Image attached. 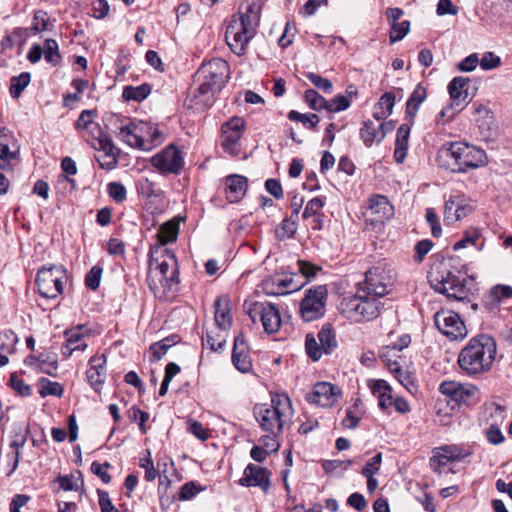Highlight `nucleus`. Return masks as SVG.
<instances>
[{"label": "nucleus", "mask_w": 512, "mask_h": 512, "mask_svg": "<svg viewBox=\"0 0 512 512\" xmlns=\"http://www.w3.org/2000/svg\"><path fill=\"white\" fill-rule=\"evenodd\" d=\"M350 106V100L348 97L343 95H337L333 99L328 100L326 110L329 112H340L348 109Z\"/></svg>", "instance_id": "bf43d9fd"}, {"label": "nucleus", "mask_w": 512, "mask_h": 512, "mask_svg": "<svg viewBox=\"0 0 512 512\" xmlns=\"http://www.w3.org/2000/svg\"><path fill=\"white\" fill-rule=\"evenodd\" d=\"M358 289L369 292L370 296L380 300V298L384 297L389 291L384 271L378 267L367 271L365 280Z\"/></svg>", "instance_id": "aec40b11"}, {"label": "nucleus", "mask_w": 512, "mask_h": 512, "mask_svg": "<svg viewBox=\"0 0 512 512\" xmlns=\"http://www.w3.org/2000/svg\"><path fill=\"white\" fill-rule=\"evenodd\" d=\"M243 309L253 323H257V316L264 317L262 327L266 333L273 334L280 329L281 316L279 309L274 304L249 299L245 300Z\"/></svg>", "instance_id": "9b49d317"}, {"label": "nucleus", "mask_w": 512, "mask_h": 512, "mask_svg": "<svg viewBox=\"0 0 512 512\" xmlns=\"http://www.w3.org/2000/svg\"><path fill=\"white\" fill-rule=\"evenodd\" d=\"M426 97V88L418 84L411 93L406 104V113L411 119H413L416 116L421 104L426 99Z\"/></svg>", "instance_id": "f704fd0d"}, {"label": "nucleus", "mask_w": 512, "mask_h": 512, "mask_svg": "<svg viewBox=\"0 0 512 512\" xmlns=\"http://www.w3.org/2000/svg\"><path fill=\"white\" fill-rule=\"evenodd\" d=\"M368 386L373 395L378 397V405L382 410H386L394 401L392 397V390L389 384L382 379L369 380Z\"/></svg>", "instance_id": "c85d7f7f"}, {"label": "nucleus", "mask_w": 512, "mask_h": 512, "mask_svg": "<svg viewBox=\"0 0 512 512\" xmlns=\"http://www.w3.org/2000/svg\"><path fill=\"white\" fill-rule=\"evenodd\" d=\"M469 455V451L454 444L435 447L429 461L430 467L435 473L440 474L442 467L460 461Z\"/></svg>", "instance_id": "f3484780"}, {"label": "nucleus", "mask_w": 512, "mask_h": 512, "mask_svg": "<svg viewBox=\"0 0 512 512\" xmlns=\"http://www.w3.org/2000/svg\"><path fill=\"white\" fill-rule=\"evenodd\" d=\"M469 79L465 77H455L448 84V92L452 100L451 107L461 106L468 97Z\"/></svg>", "instance_id": "c756f323"}, {"label": "nucleus", "mask_w": 512, "mask_h": 512, "mask_svg": "<svg viewBox=\"0 0 512 512\" xmlns=\"http://www.w3.org/2000/svg\"><path fill=\"white\" fill-rule=\"evenodd\" d=\"M29 430L25 426H19L12 436V440L10 442V449H15L21 451L23 446L27 441Z\"/></svg>", "instance_id": "6e6d98bb"}, {"label": "nucleus", "mask_w": 512, "mask_h": 512, "mask_svg": "<svg viewBox=\"0 0 512 512\" xmlns=\"http://www.w3.org/2000/svg\"><path fill=\"white\" fill-rule=\"evenodd\" d=\"M304 76L319 90L323 91L324 93L330 94L333 91V85L332 82L322 77L319 74H316L314 72H306L304 73Z\"/></svg>", "instance_id": "de8ad7c7"}, {"label": "nucleus", "mask_w": 512, "mask_h": 512, "mask_svg": "<svg viewBox=\"0 0 512 512\" xmlns=\"http://www.w3.org/2000/svg\"><path fill=\"white\" fill-rule=\"evenodd\" d=\"M178 233V223L168 221L162 224L157 233L158 243L156 245H163L164 247H166V244L176 241Z\"/></svg>", "instance_id": "c9c22d12"}, {"label": "nucleus", "mask_w": 512, "mask_h": 512, "mask_svg": "<svg viewBox=\"0 0 512 512\" xmlns=\"http://www.w3.org/2000/svg\"><path fill=\"white\" fill-rule=\"evenodd\" d=\"M19 147L13 137L0 135V169L6 170L11 167L13 160H17Z\"/></svg>", "instance_id": "bb28decb"}, {"label": "nucleus", "mask_w": 512, "mask_h": 512, "mask_svg": "<svg viewBox=\"0 0 512 512\" xmlns=\"http://www.w3.org/2000/svg\"><path fill=\"white\" fill-rule=\"evenodd\" d=\"M39 394L41 397L55 396L61 397L64 393L63 386L58 383L49 380L48 378L41 377L38 380Z\"/></svg>", "instance_id": "58836bf2"}, {"label": "nucleus", "mask_w": 512, "mask_h": 512, "mask_svg": "<svg viewBox=\"0 0 512 512\" xmlns=\"http://www.w3.org/2000/svg\"><path fill=\"white\" fill-rule=\"evenodd\" d=\"M327 298L328 290L324 285L307 289L299 304V313L302 320L312 322L324 317Z\"/></svg>", "instance_id": "9d476101"}, {"label": "nucleus", "mask_w": 512, "mask_h": 512, "mask_svg": "<svg viewBox=\"0 0 512 512\" xmlns=\"http://www.w3.org/2000/svg\"><path fill=\"white\" fill-rule=\"evenodd\" d=\"M99 497V507L101 512H119L118 509L113 505L109 493L103 490H97Z\"/></svg>", "instance_id": "774afa93"}, {"label": "nucleus", "mask_w": 512, "mask_h": 512, "mask_svg": "<svg viewBox=\"0 0 512 512\" xmlns=\"http://www.w3.org/2000/svg\"><path fill=\"white\" fill-rule=\"evenodd\" d=\"M109 197L116 203H123L127 199V190L120 182H110L107 185Z\"/></svg>", "instance_id": "3c124183"}, {"label": "nucleus", "mask_w": 512, "mask_h": 512, "mask_svg": "<svg viewBox=\"0 0 512 512\" xmlns=\"http://www.w3.org/2000/svg\"><path fill=\"white\" fill-rule=\"evenodd\" d=\"M323 206H324V201L321 198L315 197V198L311 199L306 204L303 214H302V217L304 219H308L310 217L318 216L321 209L323 208Z\"/></svg>", "instance_id": "13d9d810"}, {"label": "nucleus", "mask_w": 512, "mask_h": 512, "mask_svg": "<svg viewBox=\"0 0 512 512\" xmlns=\"http://www.w3.org/2000/svg\"><path fill=\"white\" fill-rule=\"evenodd\" d=\"M178 261L175 254L163 245L151 246L147 275L151 291H170L178 284Z\"/></svg>", "instance_id": "f03ea898"}, {"label": "nucleus", "mask_w": 512, "mask_h": 512, "mask_svg": "<svg viewBox=\"0 0 512 512\" xmlns=\"http://www.w3.org/2000/svg\"><path fill=\"white\" fill-rule=\"evenodd\" d=\"M288 119L291 121L301 122L308 128L314 129L319 123V117L316 114H302L296 110L288 113Z\"/></svg>", "instance_id": "09e8293b"}, {"label": "nucleus", "mask_w": 512, "mask_h": 512, "mask_svg": "<svg viewBox=\"0 0 512 512\" xmlns=\"http://www.w3.org/2000/svg\"><path fill=\"white\" fill-rule=\"evenodd\" d=\"M303 285L304 283L296 282L291 275L276 274L263 280L262 290L267 295L279 296L295 292Z\"/></svg>", "instance_id": "a211bd4d"}, {"label": "nucleus", "mask_w": 512, "mask_h": 512, "mask_svg": "<svg viewBox=\"0 0 512 512\" xmlns=\"http://www.w3.org/2000/svg\"><path fill=\"white\" fill-rule=\"evenodd\" d=\"M382 462V454L377 453L363 467L361 474L363 476H374L380 469Z\"/></svg>", "instance_id": "338daca9"}, {"label": "nucleus", "mask_w": 512, "mask_h": 512, "mask_svg": "<svg viewBox=\"0 0 512 512\" xmlns=\"http://www.w3.org/2000/svg\"><path fill=\"white\" fill-rule=\"evenodd\" d=\"M395 104V95L391 92L384 93L377 104L378 108L381 109V112H375L374 117L377 122L388 117L392 111Z\"/></svg>", "instance_id": "a19ab883"}, {"label": "nucleus", "mask_w": 512, "mask_h": 512, "mask_svg": "<svg viewBox=\"0 0 512 512\" xmlns=\"http://www.w3.org/2000/svg\"><path fill=\"white\" fill-rule=\"evenodd\" d=\"M297 231V223L292 218L284 219L276 228V236L280 240L289 239Z\"/></svg>", "instance_id": "49530a36"}, {"label": "nucleus", "mask_w": 512, "mask_h": 512, "mask_svg": "<svg viewBox=\"0 0 512 512\" xmlns=\"http://www.w3.org/2000/svg\"><path fill=\"white\" fill-rule=\"evenodd\" d=\"M106 358L104 355H96L90 358L89 368L86 372L87 380L91 387L100 392L106 378Z\"/></svg>", "instance_id": "b1692460"}, {"label": "nucleus", "mask_w": 512, "mask_h": 512, "mask_svg": "<svg viewBox=\"0 0 512 512\" xmlns=\"http://www.w3.org/2000/svg\"><path fill=\"white\" fill-rule=\"evenodd\" d=\"M221 89V84L205 81L199 85V87L189 91L184 105L188 109L204 111L213 105L214 96L217 92H220Z\"/></svg>", "instance_id": "4468645a"}, {"label": "nucleus", "mask_w": 512, "mask_h": 512, "mask_svg": "<svg viewBox=\"0 0 512 512\" xmlns=\"http://www.w3.org/2000/svg\"><path fill=\"white\" fill-rule=\"evenodd\" d=\"M178 336L172 335L159 342H156L150 346V352L152 354V361H159L171 348L177 343Z\"/></svg>", "instance_id": "79ce46f5"}, {"label": "nucleus", "mask_w": 512, "mask_h": 512, "mask_svg": "<svg viewBox=\"0 0 512 512\" xmlns=\"http://www.w3.org/2000/svg\"><path fill=\"white\" fill-rule=\"evenodd\" d=\"M410 30V22L404 20L391 27L390 42L395 43L402 40Z\"/></svg>", "instance_id": "4d7b16f0"}, {"label": "nucleus", "mask_w": 512, "mask_h": 512, "mask_svg": "<svg viewBox=\"0 0 512 512\" xmlns=\"http://www.w3.org/2000/svg\"><path fill=\"white\" fill-rule=\"evenodd\" d=\"M222 296H218L214 302V319L212 323L206 326V331L202 336V345L216 352L222 349L224 340L222 331L224 325V310L221 307Z\"/></svg>", "instance_id": "ddd939ff"}, {"label": "nucleus", "mask_w": 512, "mask_h": 512, "mask_svg": "<svg viewBox=\"0 0 512 512\" xmlns=\"http://www.w3.org/2000/svg\"><path fill=\"white\" fill-rule=\"evenodd\" d=\"M56 481L64 491H79L84 487L83 476L79 470H74L65 476H58Z\"/></svg>", "instance_id": "72a5a7b5"}, {"label": "nucleus", "mask_w": 512, "mask_h": 512, "mask_svg": "<svg viewBox=\"0 0 512 512\" xmlns=\"http://www.w3.org/2000/svg\"><path fill=\"white\" fill-rule=\"evenodd\" d=\"M17 342L18 337L11 330H7L0 334V350L5 353H13Z\"/></svg>", "instance_id": "864d4df0"}, {"label": "nucleus", "mask_w": 512, "mask_h": 512, "mask_svg": "<svg viewBox=\"0 0 512 512\" xmlns=\"http://www.w3.org/2000/svg\"><path fill=\"white\" fill-rule=\"evenodd\" d=\"M411 338L409 335H403L400 337L398 342L389 344L382 348L380 352V358L383 363L389 368L391 372H399V359L401 356L399 353L409 346Z\"/></svg>", "instance_id": "5701e85b"}, {"label": "nucleus", "mask_w": 512, "mask_h": 512, "mask_svg": "<svg viewBox=\"0 0 512 512\" xmlns=\"http://www.w3.org/2000/svg\"><path fill=\"white\" fill-rule=\"evenodd\" d=\"M382 303L369 292L358 289L352 296H347L340 302V312L354 322L369 321L380 314Z\"/></svg>", "instance_id": "6e6552de"}, {"label": "nucleus", "mask_w": 512, "mask_h": 512, "mask_svg": "<svg viewBox=\"0 0 512 512\" xmlns=\"http://www.w3.org/2000/svg\"><path fill=\"white\" fill-rule=\"evenodd\" d=\"M319 343L321 345V349L325 354H331L333 350L337 347V341L335 333L332 327L328 324L324 325L322 329L318 333Z\"/></svg>", "instance_id": "e433bc0d"}, {"label": "nucleus", "mask_w": 512, "mask_h": 512, "mask_svg": "<svg viewBox=\"0 0 512 512\" xmlns=\"http://www.w3.org/2000/svg\"><path fill=\"white\" fill-rule=\"evenodd\" d=\"M439 167L453 173H465L469 169L484 166L487 156L484 150L464 142L442 145L436 156Z\"/></svg>", "instance_id": "7ed1b4c3"}, {"label": "nucleus", "mask_w": 512, "mask_h": 512, "mask_svg": "<svg viewBox=\"0 0 512 512\" xmlns=\"http://www.w3.org/2000/svg\"><path fill=\"white\" fill-rule=\"evenodd\" d=\"M67 281L66 269L62 265L43 266L38 270L36 284L40 295L56 299L64 292Z\"/></svg>", "instance_id": "1a4fd4ad"}, {"label": "nucleus", "mask_w": 512, "mask_h": 512, "mask_svg": "<svg viewBox=\"0 0 512 512\" xmlns=\"http://www.w3.org/2000/svg\"><path fill=\"white\" fill-rule=\"evenodd\" d=\"M441 394L450 397L459 404L472 405L478 400L479 390L475 385L462 384L453 380L443 381L439 385Z\"/></svg>", "instance_id": "dca6fc26"}, {"label": "nucleus", "mask_w": 512, "mask_h": 512, "mask_svg": "<svg viewBox=\"0 0 512 512\" xmlns=\"http://www.w3.org/2000/svg\"><path fill=\"white\" fill-rule=\"evenodd\" d=\"M151 93L150 85L144 83L139 86H126L123 90L122 97L126 101H136L140 102L146 99Z\"/></svg>", "instance_id": "4c0bfd02"}, {"label": "nucleus", "mask_w": 512, "mask_h": 512, "mask_svg": "<svg viewBox=\"0 0 512 512\" xmlns=\"http://www.w3.org/2000/svg\"><path fill=\"white\" fill-rule=\"evenodd\" d=\"M102 268L99 266H93L85 277V284L91 290H96L101 281Z\"/></svg>", "instance_id": "680f3d73"}, {"label": "nucleus", "mask_w": 512, "mask_h": 512, "mask_svg": "<svg viewBox=\"0 0 512 512\" xmlns=\"http://www.w3.org/2000/svg\"><path fill=\"white\" fill-rule=\"evenodd\" d=\"M359 135L366 147H371L374 142L380 143L383 140L378 123L370 119L363 122Z\"/></svg>", "instance_id": "473e14b6"}, {"label": "nucleus", "mask_w": 512, "mask_h": 512, "mask_svg": "<svg viewBox=\"0 0 512 512\" xmlns=\"http://www.w3.org/2000/svg\"><path fill=\"white\" fill-rule=\"evenodd\" d=\"M248 190L247 177L240 174L226 176V201L230 203L240 202Z\"/></svg>", "instance_id": "393cba45"}, {"label": "nucleus", "mask_w": 512, "mask_h": 512, "mask_svg": "<svg viewBox=\"0 0 512 512\" xmlns=\"http://www.w3.org/2000/svg\"><path fill=\"white\" fill-rule=\"evenodd\" d=\"M305 101L309 105V107L313 110H321L326 109V105L328 104V100H326L323 96H321L314 89H307L305 91Z\"/></svg>", "instance_id": "8fccbe9b"}, {"label": "nucleus", "mask_w": 512, "mask_h": 512, "mask_svg": "<svg viewBox=\"0 0 512 512\" xmlns=\"http://www.w3.org/2000/svg\"><path fill=\"white\" fill-rule=\"evenodd\" d=\"M137 191L139 194L151 198V197H159L162 194V191L157 188L155 182L148 178H141L137 182Z\"/></svg>", "instance_id": "a18cd8bd"}, {"label": "nucleus", "mask_w": 512, "mask_h": 512, "mask_svg": "<svg viewBox=\"0 0 512 512\" xmlns=\"http://www.w3.org/2000/svg\"><path fill=\"white\" fill-rule=\"evenodd\" d=\"M473 114L476 115V121L478 123L479 128L482 131H489L490 123L493 120V113L489 110V108L483 104L474 103L472 106Z\"/></svg>", "instance_id": "ea45409f"}, {"label": "nucleus", "mask_w": 512, "mask_h": 512, "mask_svg": "<svg viewBox=\"0 0 512 512\" xmlns=\"http://www.w3.org/2000/svg\"><path fill=\"white\" fill-rule=\"evenodd\" d=\"M151 163L162 174H178L183 168L184 159L177 147L170 144L155 154Z\"/></svg>", "instance_id": "2eb2a0df"}, {"label": "nucleus", "mask_w": 512, "mask_h": 512, "mask_svg": "<svg viewBox=\"0 0 512 512\" xmlns=\"http://www.w3.org/2000/svg\"><path fill=\"white\" fill-rule=\"evenodd\" d=\"M370 214L375 222H384L393 215V206L388 198L383 195H375L370 199L368 207Z\"/></svg>", "instance_id": "a878e982"}, {"label": "nucleus", "mask_w": 512, "mask_h": 512, "mask_svg": "<svg viewBox=\"0 0 512 512\" xmlns=\"http://www.w3.org/2000/svg\"><path fill=\"white\" fill-rule=\"evenodd\" d=\"M426 220L427 223L430 225L432 236L436 238L440 237L442 234V228L438 216L433 208H428L426 210Z\"/></svg>", "instance_id": "69168bd1"}, {"label": "nucleus", "mask_w": 512, "mask_h": 512, "mask_svg": "<svg viewBox=\"0 0 512 512\" xmlns=\"http://www.w3.org/2000/svg\"><path fill=\"white\" fill-rule=\"evenodd\" d=\"M340 395L341 391L336 385L329 382H318L305 399L320 407H331L338 401Z\"/></svg>", "instance_id": "6ab92c4d"}, {"label": "nucleus", "mask_w": 512, "mask_h": 512, "mask_svg": "<svg viewBox=\"0 0 512 512\" xmlns=\"http://www.w3.org/2000/svg\"><path fill=\"white\" fill-rule=\"evenodd\" d=\"M43 53L45 60L53 66H56L61 59L58 43L54 39H47L45 41Z\"/></svg>", "instance_id": "c03bdc74"}, {"label": "nucleus", "mask_w": 512, "mask_h": 512, "mask_svg": "<svg viewBox=\"0 0 512 512\" xmlns=\"http://www.w3.org/2000/svg\"><path fill=\"white\" fill-rule=\"evenodd\" d=\"M434 323L441 334L449 340H462L467 336V328L460 315L452 310L442 309L435 313Z\"/></svg>", "instance_id": "f8f14e48"}, {"label": "nucleus", "mask_w": 512, "mask_h": 512, "mask_svg": "<svg viewBox=\"0 0 512 512\" xmlns=\"http://www.w3.org/2000/svg\"><path fill=\"white\" fill-rule=\"evenodd\" d=\"M246 129L243 117L234 116L226 122V145L234 144L241 139Z\"/></svg>", "instance_id": "2f4dec72"}, {"label": "nucleus", "mask_w": 512, "mask_h": 512, "mask_svg": "<svg viewBox=\"0 0 512 512\" xmlns=\"http://www.w3.org/2000/svg\"><path fill=\"white\" fill-rule=\"evenodd\" d=\"M430 283L436 292L445 295L448 300L463 302L469 299L467 275L461 270L443 268L432 274Z\"/></svg>", "instance_id": "0eeeda50"}, {"label": "nucleus", "mask_w": 512, "mask_h": 512, "mask_svg": "<svg viewBox=\"0 0 512 512\" xmlns=\"http://www.w3.org/2000/svg\"><path fill=\"white\" fill-rule=\"evenodd\" d=\"M81 327L65 331V345L61 348V353L65 357H70L75 351H84L87 343L81 333Z\"/></svg>", "instance_id": "cd10ccee"}, {"label": "nucleus", "mask_w": 512, "mask_h": 512, "mask_svg": "<svg viewBox=\"0 0 512 512\" xmlns=\"http://www.w3.org/2000/svg\"><path fill=\"white\" fill-rule=\"evenodd\" d=\"M496 352L494 338L488 334H479L460 350L457 363L465 375L476 377L492 369Z\"/></svg>", "instance_id": "f257e3e1"}, {"label": "nucleus", "mask_w": 512, "mask_h": 512, "mask_svg": "<svg viewBox=\"0 0 512 512\" xmlns=\"http://www.w3.org/2000/svg\"><path fill=\"white\" fill-rule=\"evenodd\" d=\"M305 348L307 355L313 360L318 361L323 352V349H321L320 343L316 341L315 337L311 334H307L306 340H305Z\"/></svg>", "instance_id": "5fc2aeb1"}, {"label": "nucleus", "mask_w": 512, "mask_h": 512, "mask_svg": "<svg viewBox=\"0 0 512 512\" xmlns=\"http://www.w3.org/2000/svg\"><path fill=\"white\" fill-rule=\"evenodd\" d=\"M480 234L477 230L466 232L462 239L457 241L453 245V250L458 251L460 249L466 248L470 245L476 246L477 241L479 240Z\"/></svg>", "instance_id": "052dcab7"}, {"label": "nucleus", "mask_w": 512, "mask_h": 512, "mask_svg": "<svg viewBox=\"0 0 512 512\" xmlns=\"http://www.w3.org/2000/svg\"><path fill=\"white\" fill-rule=\"evenodd\" d=\"M410 135V126L408 124H402L397 130L394 158L397 163H402L407 154L408 141Z\"/></svg>", "instance_id": "7c9ffc66"}, {"label": "nucleus", "mask_w": 512, "mask_h": 512, "mask_svg": "<svg viewBox=\"0 0 512 512\" xmlns=\"http://www.w3.org/2000/svg\"><path fill=\"white\" fill-rule=\"evenodd\" d=\"M231 361L233 366L241 373H248L252 370L249 346L242 334L234 339Z\"/></svg>", "instance_id": "4be33fe9"}, {"label": "nucleus", "mask_w": 512, "mask_h": 512, "mask_svg": "<svg viewBox=\"0 0 512 512\" xmlns=\"http://www.w3.org/2000/svg\"><path fill=\"white\" fill-rule=\"evenodd\" d=\"M444 221L449 225L459 221V214H457V209L455 207L454 196H451L445 203Z\"/></svg>", "instance_id": "0e129e2a"}, {"label": "nucleus", "mask_w": 512, "mask_h": 512, "mask_svg": "<svg viewBox=\"0 0 512 512\" xmlns=\"http://www.w3.org/2000/svg\"><path fill=\"white\" fill-rule=\"evenodd\" d=\"M260 6L252 3L247 7L245 13L234 16L226 27V44L237 56L246 53L249 41L256 34V27L259 22Z\"/></svg>", "instance_id": "39448f33"}, {"label": "nucleus", "mask_w": 512, "mask_h": 512, "mask_svg": "<svg viewBox=\"0 0 512 512\" xmlns=\"http://www.w3.org/2000/svg\"><path fill=\"white\" fill-rule=\"evenodd\" d=\"M293 414L292 402L286 393L271 394L270 403H258L253 408L254 418L260 427L274 436L282 434Z\"/></svg>", "instance_id": "20e7f679"}, {"label": "nucleus", "mask_w": 512, "mask_h": 512, "mask_svg": "<svg viewBox=\"0 0 512 512\" xmlns=\"http://www.w3.org/2000/svg\"><path fill=\"white\" fill-rule=\"evenodd\" d=\"M240 484L246 487H260L264 493H267L271 485L270 472L261 466L249 464L244 470Z\"/></svg>", "instance_id": "412c9836"}, {"label": "nucleus", "mask_w": 512, "mask_h": 512, "mask_svg": "<svg viewBox=\"0 0 512 512\" xmlns=\"http://www.w3.org/2000/svg\"><path fill=\"white\" fill-rule=\"evenodd\" d=\"M29 83L30 74L28 72H23L19 76L12 77L9 89L11 97L17 99Z\"/></svg>", "instance_id": "37998d69"}, {"label": "nucleus", "mask_w": 512, "mask_h": 512, "mask_svg": "<svg viewBox=\"0 0 512 512\" xmlns=\"http://www.w3.org/2000/svg\"><path fill=\"white\" fill-rule=\"evenodd\" d=\"M455 207L457 214H459V220L465 218L474 210L472 201L464 195H454Z\"/></svg>", "instance_id": "603ef678"}, {"label": "nucleus", "mask_w": 512, "mask_h": 512, "mask_svg": "<svg viewBox=\"0 0 512 512\" xmlns=\"http://www.w3.org/2000/svg\"><path fill=\"white\" fill-rule=\"evenodd\" d=\"M129 419L133 422H139V427L142 433H146L145 422L149 419V414L140 410L138 407L133 406L128 412Z\"/></svg>", "instance_id": "e2e57ef3"}, {"label": "nucleus", "mask_w": 512, "mask_h": 512, "mask_svg": "<svg viewBox=\"0 0 512 512\" xmlns=\"http://www.w3.org/2000/svg\"><path fill=\"white\" fill-rule=\"evenodd\" d=\"M117 136L130 147L143 151H150L163 141L158 127L142 120H132L121 125Z\"/></svg>", "instance_id": "423d86ee"}]
</instances>
